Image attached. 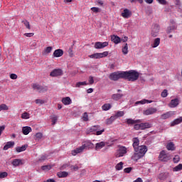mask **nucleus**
<instances>
[{
	"label": "nucleus",
	"instance_id": "obj_1",
	"mask_svg": "<svg viewBox=\"0 0 182 182\" xmlns=\"http://www.w3.org/2000/svg\"><path fill=\"white\" fill-rule=\"evenodd\" d=\"M140 74L136 70L124 71V79H127L129 82H136Z\"/></svg>",
	"mask_w": 182,
	"mask_h": 182
},
{
	"label": "nucleus",
	"instance_id": "obj_2",
	"mask_svg": "<svg viewBox=\"0 0 182 182\" xmlns=\"http://www.w3.org/2000/svg\"><path fill=\"white\" fill-rule=\"evenodd\" d=\"M127 154V148L124 146L119 145L118 149L116 150L114 156L117 159L124 157Z\"/></svg>",
	"mask_w": 182,
	"mask_h": 182
},
{
	"label": "nucleus",
	"instance_id": "obj_3",
	"mask_svg": "<svg viewBox=\"0 0 182 182\" xmlns=\"http://www.w3.org/2000/svg\"><path fill=\"white\" fill-rule=\"evenodd\" d=\"M95 132H96V136H100V134L105 133V129H100V125H95L87 129V134H89V133H95Z\"/></svg>",
	"mask_w": 182,
	"mask_h": 182
},
{
	"label": "nucleus",
	"instance_id": "obj_4",
	"mask_svg": "<svg viewBox=\"0 0 182 182\" xmlns=\"http://www.w3.org/2000/svg\"><path fill=\"white\" fill-rule=\"evenodd\" d=\"M109 79H110V80H114V82L119 80V79H124V72L117 71L112 73L109 76Z\"/></svg>",
	"mask_w": 182,
	"mask_h": 182
},
{
	"label": "nucleus",
	"instance_id": "obj_5",
	"mask_svg": "<svg viewBox=\"0 0 182 182\" xmlns=\"http://www.w3.org/2000/svg\"><path fill=\"white\" fill-rule=\"evenodd\" d=\"M160 32V25L156 23L152 25L151 28V36L153 38H156L159 36V33Z\"/></svg>",
	"mask_w": 182,
	"mask_h": 182
},
{
	"label": "nucleus",
	"instance_id": "obj_6",
	"mask_svg": "<svg viewBox=\"0 0 182 182\" xmlns=\"http://www.w3.org/2000/svg\"><path fill=\"white\" fill-rule=\"evenodd\" d=\"M109 55V51H105L103 53H96L89 55L90 59H101L102 58H106Z\"/></svg>",
	"mask_w": 182,
	"mask_h": 182
},
{
	"label": "nucleus",
	"instance_id": "obj_7",
	"mask_svg": "<svg viewBox=\"0 0 182 182\" xmlns=\"http://www.w3.org/2000/svg\"><path fill=\"white\" fill-rule=\"evenodd\" d=\"M159 159L160 161L167 162L171 159V156L169 154H166V151H161L160 152Z\"/></svg>",
	"mask_w": 182,
	"mask_h": 182
},
{
	"label": "nucleus",
	"instance_id": "obj_8",
	"mask_svg": "<svg viewBox=\"0 0 182 182\" xmlns=\"http://www.w3.org/2000/svg\"><path fill=\"white\" fill-rule=\"evenodd\" d=\"M135 153H139L141 154L143 157H144V154L147 153V146L145 145H141L139 148H137V150H134Z\"/></svg>",
	"mask_w": 182,
	"mask_h": 182
},
{
	"label": "nucleus",
	"instance_id": "obj_9",
	"mask_svg": "<svg viewBox=\"0 0 182 182\" xmlns=\"http://www.w3.org/2000/svg\"><path fill=\"white\" fill-rule=\"evenodd\" d=\"M156 112H157V109L154 107H150L143 111V114H144V116H150V114H154V113H156Z\"/></svg>",
	"mask_w": 182,
	"mask_h": 182
},
{
	"label": "nucleus",
	"instance_id": "obj_10",
	"mask_svg": "<svg viewBox=\"0 0 182 182\" xmlns=\"http://www.w3.org/2000/svg\"><path fill=\"white\" fill-rule=\"evenodd\" d=\"M176 114V112L174 111H169L166 112L165 114H162L161 115V119L162 120H166V119H170L172 116H174Z\"/></svg>",
	"mask_w": 182,
	"mask_h": 182
},
{
	"label": "nucleus",
	"instance_id": "obj_11",
	"mask_svg": "<svg viewBox=\"0 0 182 182\" xmlns=\"http://www.w3.org/2000/svg\"><path fill=\"white\" fill-rule=\"evenodd\" d=\"M63 71L61 69H54L50 74L52 77H56V76H62Z\"/></svg>",
	"mask_w": 182,
	"mask_h": 182
},
{
	"label": "nucleus",
	"instance_id": "obj_12",
	"mask_svg": "<svg viewBox=\"0 0 182 182\" xmlns=\"http://www.w3.org/2000/svg\"><path fill=\"white\" fill-rule=\"evenodd\" d=\"M106 46H109L108 42H96L95 44V49H103V48H106Z\"/></svg>",
	"mask_w": 182,
	"mask_h": 182
},
{
	"label": "nucleus",
	"instance_id": "obj_13",
	"mask_svg": "<svg viewBox=\"0 0 182 182\" xmlns=\"http://www.w3.org/2000/svg\"><path fill=\"white\" fill-rule=\"evenodd\" d=\"M121 16L125 19H129V18L132 16V11L129 10V9H124L123 12L121 14Z\"/></svg>",
	"mask_w": 182,
	"mask_h": 182
},
{
	"label": "nucleus",
	"instance_id": "obj_14",
	"mask_svg": "<svg viewBox=\"0 0 182 182\" xmlns=\"http://www.w3.org/2000/svg\"><path fill=\"white\" fill-rule=\"evenodd\" d=\"M84 150H85V146H83V145H82L81 146L71 151V154L73 156H76V154H79V153L83 152Z\"/></svg>",
	"mask_w": 182,
	"mask_h": 182
},
{
	"label": "nucleus",
	"instance_id": "obj_15",
	"mask_svg": "<svg viewBox=\"0 0 182 182\" xmlns=\"http://www.w3.org/2000/svg\"><path fill=\"white\" fill-rule=\"evenodd\" d=\"M132 146L134 147V150H137V149L140 146H139L140 144V140L139 138L135 137L132 139Z\"/></svg>",
	"mask_w": 182,
	"mask_h": 182
},
{
	"label": "nucleus",
	"instance_id": "obj_16",
	"mask_svg": "<svg viewBox=\"0 0 182 182\" xmlns=\"http://www.w3.org/2000/svg\"><path fill=\"white\" fill-rule=\"evenodd\" d=\"M12 166L14 167H18V166H22L23 164V159H14L11 162Z\"/></svg>",
	"mask_w": 182,
	"mask_h": 182
},
{
	"label": "nucleus",
	"instance_id": "obj_17",
	"mask_svg": "<svg viewBox=\"0 0 182 182\" xmlns=\"http://www.w3.org/2000/svg\"><path fill=\"white\" fill-rule=\"evenodd\" d=\"M53 56L54 58H60L61 56H63V50L62 49H57L53 52Z\"/></svg>",
	"mask_w": 182,
	"mask_h": 182
},
{
	"label": "nucleus",
	"instance_id": "obj_18",
	"mask_svg": "<svg viewBox=\"0 0 182 182\" xmlns=\"http://www.w3.org/2000/svg\"><path fill=\"white\" fill-rule=\"evenodd\" d=\"M111 41L112 42L114 43L115 45H117L118 43H120V42H122V38H120V37L117 36L112 35L111 36Z\"/></svg>",
	"mask_w": 182,
	"mask_h": 182
},
{
	"label": "nucleus",
	"instance_id": "obj_19",
	"mask_svg": "<svg viewBox=\"0 0 182 182\" xmlns=\"http://www.w3.org/2000/svg\"><path fill=\"white\" fill-rule=\"evenodd\" d=\"M179 101L177 98L171 100V102L168 104L169 107H177L178 106Z\"/></svg>",
	"mask_w": 182,
	"mask_h": 182
},
{
	"label": "nucleus",
	"instance_id": "obj_20",
	"mask_svg": "<svg viewBox=\"0 0 182 182\" xmlns=\"http://www.w3.org/2000/svg\"><path fill=\"white\" fill-rule=\"evenodd\" d=\"M126 123L129 126H132L133 124H136L137 123H140V119L134 120V119H133L132 118H129V119H126Z\"/></svg>",
	"mask_w": 182,
	"mask_h": 182
},
{
	"label": "nucleus",
	"instance_id": "obj_21",
	"mask_svg": "<svg viewBox=\"0 0 182 182\" xmlns=\"http://www.w3.org/2000/svg\"><path fill=\"white\" fill-rule=\"evenodd\" d=\"M141 157H143V155H141V154H139V152H135L132 156L131 157L132 160H133L134 161H137L139 160H140V159H141Z\"/></svg>",
	"mask_w": 182,
	"mask_h": 182
},
{
	"label": "nucleus",
	"instance_id": "obj_22",
	"mask_svg": "<svg viewBox=\"0 0 182 182\" xmlns=\"http://www.w3.org/2000/svg\"><path fill=\"white\" fill-rule=\"evenodd\" d=\"M22 132L25 136H28V134H29L31 133V132H32V128L31 127H28V126L23 127L22 128Z\"/></svg>",
	"mask_w": 182,
	"mask_h": 182
},
{
	"label": "nucleus",
	"instance_id": "obj_23",
	"mask_svg": "<svg viewBox=\"0 0 182 182\" xmlns=\"http://www.w3.org/2000/svg\"><path fill=\"white\" fill-rule=\"evenodd\" d=\"M141 130H146V129H150L153 125L149 122L141 123Z\"/></svg>",
	"mask_w": 182,
	"mask_h": 182
},
{
	"label": "nucleus",
	"instance_id": "obj_24",
	"mask_svg": "<svg viewBox=\"0 0 182 182\" xmlns=\"http://www.w3.org/2000/svg\"><path fill=\"white\" fill-rule=\"evenodd\" d=\"M15 146L14 141H9L6 144V146H4L3 150H8L9 149H12Z\"/></svg>",
	"mask_w": 182,
	"mask_h": 182
},
{
	"label": "nucleus",
	"instance_id": "obj_25",
	"mask_svg": "<svg viewBox=\"0 0 182 182\" xmlns=\"http://www.w3.org/2000/svg\"><path fill=\"white\" fill-rule=\"evenodd\" d=\"M82 146L84 147L85 150L86 149H93V147H95V145L90 141H86L85 142V144H82Z\"/></svg>",
	"mask_w": 182,
	"mask_h": 182
},
{
	"label": "nucleus",
	"instance_id": "obj_26",
	"mask_svg": "<svg viewBox=\"0 0 182 182\" xmlns=\"http://www.w3.org/2000/svg\"><path fill=\"white\" fill-rule=\"evenodd\" d=\"M105 146H106V142L105 141H101L99 143H97L95 144V150H101V149H103V147H105Z\"/></svg>",
	"mask_w": 182,
	"mask_h": 182
},
{
	"label": "nucleus",
	"instance_id": "obj_27",
	"mask_svg": "<svg viewBox=\"0 0 182 182\" xmlns=\"http://www.w3.org/2000/svg\"><path fill=\"white\" fill-rule=\"evenodd\" d=\"M166 149L168 151H174V150H176V146L174 145V143L173 142H169L166 145Z\"/></svg>",
	"mask_w": 182,
	"mask_h": 182
},
{
	"label": "nucleus",
	"instance_id": "obj_28",
	"mask_svg": "<svg viewBox=\"0 0 182 182\" xmlns=\"http://www.w3.org/2000/svg\"><path fill=\"white\" fill-rule=\"evenodd\" d=\"M28 149V145H23L21 146H17L16 147V151L17 153H22V151H25Z\"/></svg>",
	"mask_w": 182,
	"mask_h": 182
},
{
	"label": "nucleus",
	"instance_id": "obj_29",
	"mask_svg": "<svg viewBox=\"0 0 182 182\" xmlns=\"http://www.w3.org/2000/svg\"><path fill=\"white\" fill-rule=\"evenodd\" d=\"M180 123H182V117H180L179 118L174 119L171 122V126H176V124H180Z\"/></svg>",
	"mask_w": 182,
	"mask_h": 182
},
{
	"label": "nucleus",
	"instance_id": "obj_30",
	"mask_svg": "<svg viewBox=\"0 0 182 182\" xmlns=\"http://www.w3.org/2000/svg\"><path fill=\"white\" fill-rule=\"evenodd\" d=\"M57 176L59 178H65V177L69 176V173L66 171H60L57 173Z\"/></svg>",
	"mask_w": 182,
	"mask_h": 182
},
{
	"label": "nucleus",
	"instance_id": "obj_31",
	"mask_svg": "<svg viewBox=\"0 0 182 182\" xmlns=\"http://www.w3.org/2000/svg\"><path fill=\"white\" fill-rule=\"evenodd\" d=\"M62 102L65 105H70V103H72V100H70V97H66L63 98Z\"/></svg>",
	"mask_w": 182,
	"mask_h": 182
},
{
	"label": "nucleus",
	"instance_id": "obj_32",
	"mask_svg": "<svg viewBox=\"0 0 182 182\" xmlns=\"http://www.w3.org/2000/svg\"><path fill=\"white\" fill-rule=\"evenodd\" d=\"M123 116H124V111H118L113 115L115 119H119V117H123Z\"/></svg>",
	"mask_w": 182,
	"mask_h": 182
},
{
	"label": "nucleus",
	"instance_id": "obj_33",
	"mask_svg": "<svg viewBox=\"0 0 182 182\" xmlns=\"http://www.w3.org/2000/svg\"><path fill=\"white\" fill-rule=\"evenodd\" d=\"M160 38H156L154 40V43L151 44L152 48H157L160 45Z\"/></svg>",
	"mask_w": 182,
	"mask_h": 182
},
{
	"label": "nucleus",
	"instance_id": "obj_34",
	"mask_svg": "<svg viewBox=\"0 0 182 182\" xmlns=\"http://www.w3.org/2000/svg\"><path fill=\"white\" fill-rule=\"evenodd\" d=\"M122 52L123 55H127L129 53V46L127 43H125L124 46L122 47Z\"/></svg>",
	"mask_w": 182,
	"mask_h": 182
},
{
	"label": "nucleus",
	"instance_id": "obj_35",
	"mask_svg": "<svg viewBox=\"0 0 182 182\" xmlns=\"http://www.w3.org/2000/svg\"><path fill=\"white\" fill-rule=\"evenodd\" d=\"M177 29V27L175 25L170 26L166 29V33H171L173 31H176Z\"/></svg>",
	"mask_w": 182,
	"mask_h": 182
},
{
	"label": "nucleus",
	"instance_id": "obj_36",
	"mask_svg": "<svg viewBox=\"0 0 182 182\" xmlns=\"http://www.w3.org/2000/svg\"><path fill=\"white\" fill-rule=\"evenodd\" d=\"M52 49H53L52 46H48L44 49L42 54L44 55H48V54L50 53V52H52Z\"/></svg>",
	"mask_w": 182,
	"mask_h": 182
},
{
	"label": "nucleus",
	"instance_id": "obj_37",
	"mask_svg": "<svg viewBox=\"0 0 182 182\" xmlns=\"http://www.w3.org/2000/svg\"><path fill=\"white\" fill-rule=\"evenodd\" d=\"M112 97L113 100H120V99H122V97H123V95H122L120 93L114 94Z\"/></svg>",
	"mask_w": 182,
	"mask_h": 182
},
{
	"label": "nucleus",
	"instance_id": "obj_38",
	"mask_svg": "<svg viewBox=\"0 0 182 182\" xmlns=\"http://www.w3.org/2000/svg\"><path fill=\"white\" fill-rule=\"evenodd\" d=\"M114 120H116V119H115L114 117L112 115L109 119H107L106 120V124L110 125V124H112V123H113L114 122Z\"/></svg>",
	"mask_w": 182,
	"mask_h": 182
},
{
	"label": "nucleus",
	"instance_id": "obj_39",
	"mask_svg": "<svg viewBox=\"0 0 182 182\" xmlns=\"http://www.w3.org/2000/svg\"><path fill=\"white\" fill-rule=\"evenodd\" d=\"M82 86H87V82L86 81L78 82L75 85V87H82Z\"/></svg>",
	"mask_w": 182,
	"mask_h": 182
},
{
	"label": "nucleus",
	"instance_id": "obj_40",
	"mask_svg": "<svg viewBox=\"0 0 182 182\" xmlns=\"http://www.w3.org/2000/svg\"><path fill=\"white\" fill-rule=\"evenodd\" d=\"M153 101H149L147 100H142L141 101H138L135 103V105H146V103H152Z\"/></svg>",
	"mask_w": 182,
	"mask_h": 182
},
{
	"label": "nucleus",
	"instance_id": "obj_41",
	"mask_svg": "<svg viewBox=\"0 0 182 182\" xmlns=\"http://www.w3.org/2000/svg\"><path fill=\"white\" fill-rule=\"evenodd\" d=\"M31 117V114L26 112L21 114V119H23L25 120L29 119Z\"/></svg>",
	"mask_w": 182,
	"mask_h": 182
},
{
	"label": "nucleus",
	"instance_id": "obj_42",
	"mask_svg": "<svg viewBox=\"0 0 182 182\" xmlns=\"http://www.w3.org/2000/svg\"><path fill=\"white\" fill-rule=\"evenodd\" d=\"M102 110H105V111L110 110V109H112V105L110 104H105L102 107Z\"/></svg>",
	"mask_w": 182,
	"mask_h": 182
},
{
	"label": "nucleus",
	"instance_id": "obj_43",
	"mask_svg": "<svg viewBox=\"0 0 182 182\" xmlns=\"http://www.w3.org/2000/svg\"><path fill=\"white\" fill-rule=\"evenodd\" d=\"M32 87L34 90H42V86L39 85V84H33Z\"/></svg>",
	"mask_w": 182,
	"mask_h": 182
},
{
	"label": "nucleus",
	"instance_id": "obj_44",
	"mask_svg": "<svg viewBox=\"0 0 182 182\" xmlns=\"http://www.w3.org/2000/svg\"><path fill=\"white\" fill-rule=\"evenodd\" d=\"M35 137V140L39 141L42 137H43V134H42V132H38L36 134Z\"/></svg>",
	"mask_w": 182,
	"mask_h": 182
},
{
	"label": "nucleus",
	"instance_id": "obj_45",
	"mask_svg": "<svg viewBox=\"0 0 182 182\" xmlns=\"http://www.w3.org/2000/svg\"><path fill=\"white\" fill-rule=\"evenodd\" d=\"M50 119H51L53 126H54V124H56V122H58V116L52 115L50 117Z\"/></svg>",
	"mask_w": 182,
	"mask_h": 182
},
{
	"label": "nucleus",
	"instance_id": "obj_46",
	"mask_svg": "<svg viewBox=\"0 0 182 182\" xmlns=\"http://www.w3.org/2000/svg\"><path fill=\"white\" fill-rule=\"evenodd\" d=\"M52 168V166H50V165H45L41 166V170H43V171H49V170H50Z\"/></svg>",
	"mask_w": 182,
	"mask_h": 182
},
{
	"label": "nucleus",
	"instance_id": "obj_47",
	"mask_svg": "<svg viewBox=\"0 0 182 182\" xmlns=\"http://www.w3.org/2000/svg\"><path fill=\"white\" fill-rule=\"evenodd\" d=\"M123 164H124L123 162H119V164H117L115 166L116 170H117V171L122 170L123 169Z\"/></svg>",
	"mask_w": 182,
	"mask_h": 182
},
{
	"label": "nucleus",
	"instance_id": "obj_48",
	"mask_svg": "<svg viewBox=\"0 0 182 182\" xmlns=\"http://www.w3.org/2000/svg\"><path fill=\"white\" fill-rule=\"evenodd\" d=\"M22 23L24 24L27 29H31V24L29 23V21H28V20H23L22 21Z\"/></svg>",
	"mask_w": 182,
	"mask_h": 182
},
{
	"label": "nucleus",
	"instance_id": "obj_49",
	"mask_svg": "<svg viewBox=\"0 0 182 182\" xmlns=\"http://www.w3.org/2000/svg\"><path fill=\"white\" fill-rule=\"evenodd\" d=\"M82 120H83V122H88L89 121V115H87V112H85L83 114Z\"/></svg>",
	"mask_w": 182,
	"mask_h": 182
},
{
	"label": "nucleus",
	"instance_id": "obj_50",
	"mask_svg": "<svg viewBox=\"0 0 182 182\" xmlns=\"http://www.w3.org/2000/svg\"><path fill=\"white\" fill-rule=\"evenodd\" d=\"M182 170V164H179L178 166L173 168V171H180Z\"/></svg>",
	"mask_w": 182,
	"mask_h": 182
},
{
	"label": "nucleus",
	"instance_id": "obj_51",
	"mask_svg": "<svg viewBox=\"0 0 182 182\" xmlns=\"http://www.w3.org/2000/svg\"><path fill=\"white\" fill-rule=\"evenodd\" d=\"M48 159V155H41V157L38 159V161H45V160Z\"/></svg>",
	"mask_w": 182,
	"mask_h": 182
},
{
	"label": "nucleus",
	"instance_id": "obj_52",
	"mask_svg": "<svg viewBox=\"0 0 182 182\" xmlns=\"http://www.w3.org/2000/svg\"><path fill=\"white\" fill-rule=\"evenodd\" d=\"M9 109V108L5 104H2L0 105V112H1V110H8Z\"/></svg>",
	"mask_w": 182,
	"mask_h": 182
},
{
	"label": "nucleus",
	"instance_id": "obj_53",
	"mask_svg": "<svg viewBox=\"0 0 182 182\" xmlns=\"http://www.w3.org/2000/svg\"><path fill=\"white\" fill-rule=\"evenodd\" d=\"M35 102L36 103V105H44L45 100L37 99L36 100Z\"/></svg>",
	"mask_w": 182,
	"mask_h": 182
},
{
	"label": "nucleus",
	"instance_id": "obj_54",
	"mask_svg": "<svg viewBox=\"0 0 182 182\" xmlns=\"http://www.w3.org/2000/svg\"><path fill=\"white\" fill-rule=\"evenodd\" d=\"M91 11H92V12H94V14H98V12H100V9H99L97 7H92V8H91Z\"/></svg>",
	"mask_w": 182,
	"mask_h": 182
},
{
	"label": "nucleus",
	"instance_id": "obj_55",
	"mask_svg": "<svg viewBox=\"0 0 182 182\" xmlns=\"http://www.w3.org/2000/svg\"><path fill=\"white\" fill-rule=\"evenodd\" d=\"M173 163H178L180 161V156L178 155H176L173 159Z\"/></svg>",
	"mask_w": 182,
	"mask_h": 182
},
{
	"label": "nucleus",
	"instance_id": "obj_56",
	"mask_svg": "<svg viewBox=\"0 0 182 182\" xmlns=\"http://www.w3.org/2000/svg\"><path fill=\"white\" fill-rule=\"evenodd\" d=\"M5 177H8L7 172H0V178H5Z\"/></svg>",
	"mask_w": 182,
	"mask_h": 182
},
{
	"label": "nucleus",
	"instance_id": "obj_57",
	"mask_svg": "<svg viewBox=\"0 0 182 182\" xmlns=\"http://www.w3.org/2000/svg\"><path fill=\"white\" fill-rule=\"evenodd\" d=\"M134 129L135 130H141V127L140 124H134Z\"/></svg>",
	"mask_w": 182,
	"mask_h": 182
},
{
	"label": "nucleus",
	"instance_id": "obj_58",
	"mask_svg": "<svg viewBox=\"0 0 182 182\" xmlns=\"http://www.w3.org/2000/svg\"><path fill=\"white\" fill-rule=\"evenodd\" d=\"M132 170H133V168H132V167H128V168H125L124 169V171L125 173H127V174H129V173H130V172L132 171Z\"/></svg>",
	"mask_w": 182,
	"mask_h": 182
},
{
	"label": "nucleus",
	"instance_id": "obj_59",
	"mask_svg": "<svg viewBox=\"0 0 182 182\" xmlns=\"http://www.w3.org/2000/svg\"><path fill=\"white\" fill-rule=\"evenodd\" d=\"M161 5H167V1L166 0H156Z\"/></svg>",
	"mask_w": 182,
	"mask_h": 182
},
{
	"label": "nucleus",
	"instance_id": "obj_60",
	"mask_svg": "<svg viewBox=\"0 0 182 182\" xmlns=\"http://www.w3.org/2000/svg\"><path fill=\"white\" fill-rule=\"evenodd\" d=\"M88 82L90 85H93V83H95V80L93 79V77L90 76L88 79Z\"/></svg>",
	"mask_w": 182,
	"mask_h": 182
},
{
	"label": "nucleus",
	"instance_id": "obj_61",
	"mask_svg": "<svg viewBox=\"0 0 182 182\" xmlns=\"http://www.w3.org/2000/svg\"><path fill=\"white\" fill-rule=\"evenodd\" d=\"M35 33H24V36H26L27 38H32Z\"/></svg>",
	"mask_w": 182,
	"mask_h": 182
},
{
	"label": "nucleus",
	"instance_id": "obj_62",
	"mask_svg": "<svg viewBox=\"0 0 182 182\" xmlns=\"http://www.w3.org/2000/svg\"><path fill=\"white\" fill-rule=\"evenodd\" d=\"M10 77L11 79L15 80L16 79H18V75L16 74H11Z\"/></svg>",
	"mask_w": 182,
	"mask_h": 182
},
{
	"label": "nucleus",
	"instance_id": "obj_63",
	"mask_svg": "<svg viewBox=\"0 0 182 182\" xmlns=\"http://www.w3.org/2000/svg\"><path fill=\"white\" fill-rule=\"evenodd\" d=\"M161 96V97H167V96H168V93L167 92H162Z\"/></svg>",
	"mask_w": 182,
	"mask_h": 182
},
{
	"label": "nucleus",
	"instance_id": "obj_64",
	"mask_svg": "<svg viewBox=\"0 0 182 182\" xmlns=\"http://www.w3.org/2000/svg\"><path fill=\"white\" fill-rule=\"evenodd\" d=\"M97 4H98V5H100V6H103V5H104V2H103V1H102V0H97Z\"/></svg>",
	"mask_w": 182,
	"mask_h": 182
}]
</instances>
